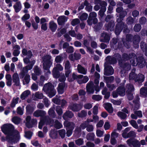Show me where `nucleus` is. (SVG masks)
<instances>
[{
	"mask_svg": "<svg viewBox=\"0 0 147 147\" xmlns=\"http://www.w3.org/2000/svg\"><path fill=\"white\" fill-rule=\"evenodd\" d=\"M1 129L2 132L6 135L7 141L10 143L14 142L15 135L19 133L17 130L15 129L14 126L10 123L4 124L1 127Z\"/></svg>",
	"mask_w": 147,
	"mask_h": 147,
	"instance_id": "1",
	"label": "nucleus"
},
{
	"mask_svg": "<svg viewBox=\"0 0 147 147\" xmlns=\"http://www.w3.org/2000/svg\"><path fill=\"white\" fill-rule=\"evenodd\" d=\"M64 70L65 76L63 74L61 75H60L59 78V81L61 83H65V82L66 80V77L68 78L69 77L72 71L71 64L68 60H67L65 63Z\"/></svg>",
	"mask_w": 147,
	"mask_h": 147,
	"instance_id": "2",
	"label": "nucleus"
},
{
	"mask_svg": "<svg viewBox=\"0 0 147 147\" xmlns=\"http://www.w3.org/2000/svg\"><path fill=\"white\" fill-rule=\"evenodd\" d=\"M42 89L50 98L54 96L56 93L53 85L50 82L45 84L44 85Z\"/></svg>",
	"mask_w": 147,
	"mask_h": 147,
	"instance_id": "3",
	"label": "nucleus"
},
{
	"mask_svg": "<svg viewBox=\"0 0 147 147\" xmlns=\"http://www.w3.org/2000/svg\"><path fill=\"white\" fill-rule=\"evenodd\" d=\"M51 56L49 55H47L42 58L43 61V69L45 70H49L52 65V62L51 61Z\"/></svg>",
	"mask_w": 147,
	"mask_h": 147,
	"instance_id": "4",
	"label": "nucleus"
},
{
	"mask_svg": "<svg viewBox=\"0 0 147 147\" xmlns=\"http://www.w3.org/2000/svg\"><path fill=\"white\" fill-rule=\"evenodd\" d=\"M126 142L129 147H140V142L135 138H129L127 140Z\"/></svg>",
	"mask_w": 147,
	"mask_h": 147,
	"instance_id": "5",
	"label": "nucleus"
},
{
	"mask_svg": "<svg viewBox=\"0 0 147 147\" xmlns=\"http://www.w3.org/2000/svg\"><path fill=\"white\" fill-rule=\"evenodd\" d=\"M104 74L105 75L109 76L113 75L114 73V69L113 67L105 63L104 64Z\"/></svg>",
	"mask_w": 147,
	"mask_h": 147,
	"instance_id": "6",
	"label": "nucleus"
},
{
	"mask_svg": "<svg viewBox=\"0 0 147 147\" xmlns=\"http://www.w3.org/2000/svg\"><path fill=\"white\" fill-rule=\"evenodd\" d=\"M94 87L93 82L90 81L86 84V92L89 94H93L94 91Z\"/></svg>",
	"mask_w": 147,
	"mask_h": 147,
	"instance_id": "7",
	"label": "nucleus"
},
{
	"mask_svg": "<svg viewBox=\"0 0 147 147\" xmlns=\"http://www.w3.org/2000/svg\"><path fill=\"white\" fill-rule=\"evenodd\" d=\"M137 65H138L140 68H142L146 65V61L143 56H139L136 58Z\"/></svg>",
	"mask_w": 147,
	"mask_h": 147,
	"instance_id": "8",
	"label": "nucleus"
},
{
	"mask_svg": "<svg viewBox=\"0 0 147 147\" xmlns=\"http://www.w3.org/2000/svg\"><path fill=\"white\" fill-rule=\"evenodd\" d=\"M67 87V85L65 83H59L57 88L58 93L60 94H63L64 92L65 88Z\"/></svg>",
	"mask_w": 147,
	"mask_h": 147,
	"instance_id": "9",
	"label": "nucleus"
},
{
	"mask_svg": "<svg viewBox=\"0 0 147 147\" xmlns=\"http://www.w3.org/2000/svg\"><path fill=\"white\" fill-rule=\"evenodd\" d=\"M123 24L121 22L116 24L114 32L116 35L118 36L120 34L123 29Z\"/></svg>",
	"mask_w": 147,
	"mask_h": 147,
	"instance_id": "10",
	"label": "nucleus"
},
{
	"mask_svg": "<svg viewBox=\"0 0 147 147\" xmlns=\"http://www.w3.org/2000/svg\"><path fill=\"white\" fill-rule=\"evenodd\" d=\"M105 26L108 31L112 32L114 30L115 23L114 20H113L109 21L108 23L105 24Z\"/></svg>",
	"mask_w": 147,
	"mask_h": 147,
	"instance_id": "11",
	"label": "nucleus"
},
{
	"mask_svg": "<svg viewBox=\"0 0 147 147\" xmlns=\"http://www.w3.org/2000/svg\"><path fill=\"white\" fill-rule=\"evenodd\" d=\"M12 80L13 82L14 83L13 85L17 86H20V79L18 73H15L13 74L12 75Z\"/></svg>",
	"mask_w": 147,
	"mask_h": 147,
	"instance_id": "12",
	"label": "nucleus"
},
{
	"mask_svg": "<svg viewBox=\"0 0 147 147\" xmlns=\"http://www.w3.org/2000/svg\"><path fill=\"white\" fill-rule=\"evenodd\" d=\"M63 125L66 129L73 130L75 127V124L74 122L67 121H64Z\"/></svg>",
	"mask_w": 147,
	"mask_h": 147,
	"instance_id": "13",
	"label": "nucleus"
},
{
	"mask_svg": "<svg viewBox=\"0 0 147 147\" xmlns=\"http://www.w3.org/2000/svg\"><path fill=\"white\" fill-rule=\"evenodd\" d=\"M83 105L81 104L74 103L71 106V109L74 112H78L81 109Z\"/></svg>",
	"mask_w": 147,
	"mask_h": 147,
	"instance_id": "14",
	"label": "nucleus"
},
{
	"mask_svg": "<svg viewBox=\"0 0 147 147\" xmlns=\"http://www.w3.org/2000/svg\"><path fill=\"white\" fill-rule=\"evenodd\" d=\"M67 21V17L65 16H61L59 17L57 19V22L59 25L60 26L63 25L65 22Z\"/></svg>",
	"mask_w": 147,
	"mask_h": 147,
	"instance_id": "15",
	"label": "nucleus"
},
{
	"mask_svg": "<svg viewBox=\"0 0 147 147\" xmlns=\"http://www.w3.org/2000/svg\"><path fill=\"white\" fill-rule=\"evenodd\" d=\"M74 116L73 113L69 110L66 111L63 114V118L65 120H66L67 118L71 119Z\"/></svg>",
	"mask_w": 147,
	"mask_h": 147,
	"instance_id": "16",
	"label": "nucleus"
},
{
	"mask_svg": "<svg viewBox=\"0 0 147 147\" xmlns=\"http://www.w3.org/2000/svg\"><path fill=\"white\" fill-rule=\"evenodd\" d=\"M46 114V113L45 111L38 109L34 112V116L36 117H43Z\"/></svg>",
	"mask_w": 147,
	"mask_h": 147,
	"instance_id": "17",
	"label": "nucleus"
},
{
	"mask_svg": "<svg viewBox=\"0 0 147 147\" xmlns=\"http://www.w3.org/2000/svg\"><path fill=\"white\" fill-rule=\"evenodd\" d=\"M13 7L16 13L19 12L22 8V5L20 1L17 2L13 5Z\"/></svg>",
	"mask_w": 147,
	"mask_h": 147,
	"instance_id": "18",
	"label": "nucleus"
},
{
	"mask_svg": "<svg viewBox=\"0 0 147 147\" xmlns=\"http://www.w3.org/2000/svg\"><path fill=\"white\" fill-rule=\"evenodd\" d=\"M49 28L52 32H54L57 28V24L53 21H50L49 23Z\"/></svg>",
	"mask_w": 147,
	"mask_h": 147,
	"instance_id": "19",
	"label": "nucleus"
},
{
	"mask_svg": "<svg viewBox=\"0 0 147 147\" xmlns=\"http://www.w3.org/2000/svg\"><path fill=\"white\" fill-rule=\"evenodd\" d=\"M125 135L123 136V137L124 138H135L136 136V134L135 132L133 131H131L127 134H125Z\"/></svg>",
	"mask_w": 147,
	"mask_h": 147,
	"instance_id": "20",
	"label": "nucleus"
},
{
	"mask_svg": "<svg viewBox=\"0 0 147 147\" xmlns=\"http://www.w3.org/2000/svg\"><path fill=\"white\" fill-rule=\"evenodd\" d=\"M104 105L105 109L109 113H112L113 112V109L112 104L110 103H105Z\"/></svg>",
	"mask_w": 147,
	"mask_h": 147,
	"instance_id": "21",
	"label": "nucleus"
},
{
	"mask_svg": "<svg viewBox=\"0 0 147 147\" xmlns=\"http://www.w3.org/2000/svg\"><path fill=\"white\" fill-rule=\"evenodd\" d=\"M105 60L111 64H115L117 62L116 59L114 57H112L111 56H108L106 57Z\"/></svg>",
	"mask_w": 147,
	"mask_h": 147,
	"instance_id": "22",
	"label": "nucleus"
},
{
	"mask_svg": "<svg viewBox=\"0 0 147 147\" xmlns=\"http://www.w3.org/2000/svg\"><path fill=\"white\" fill-rule=\"evenodd\" d=\"M22 53L24 56L27 55L29 58H31L33 56V54L31 50H29L27 51V50L25 48H23L22 50Z\"/></svg>",
	"mask_w": 147,
	"mask_h": 147,
	"instance_id": "23",
	"label": "nucleus"
},
{
	"mask_svg": "<svg viewBox=\"0 0 147 147\" xmlns=\"http://www.w3.org/2000/svg\"><path fill=\"white\" fill-rule=\"evenodd\" d=\"M125 88L123 86H119L116 90L118 94L121 96H123L125 95Z\"/></svg>",
	"mask_w": 147,
	"mask_h": 147,
	"instance_id": "24",
	"label": "nucleus"
},
{
	"mask_svg": "<svg viewBox=\"0 0 147 147\" xmlns=\"http://www.w3.org/2000/svg\"><path fill=\"white\" fill-rule=\"evenodd\" d=\"M77 70L79 73L84 75L86 74L87 71L86 69L80 64H78V65Z\"/></svg>",
	"mask_w": 147,
	"mask_h": 147,
	"instance_id": "25",
	"label": "nucleus"
},
{
	"mask_svg": "<svg viewBox=\"0 0 147 147\" xmlns=\"http://www.w3.org/2000/svg\"><path fill=\"white\" fill-rule=\"evenodd\" d=\"M140 40V37L138 34L134 35L133 37L132 41L134 44L138 45L139 46L138 44Z\"/></svg>",
	"mask_w": 147,
	"mask_h": 147,
	"instance_id": "26",
	"label": "nucleus"
},
{
	"mask_svg": "<svg viewBox=\"0 0 147 147\" xmlns=\"http://www.w3.org/2000/svg\"><path fill=\"white\" fill-rule=\"evenodd\" d=\"M144 78L145 77L143 75L139 74L137 75L135 81L136 82H138L139 83H142L144 81Z\"/></svg>",
	"mask_w": 147,
	"mask_h": 147,
	"instance_id": "27",
	"label": "nucleus"
},
{
	"mask_svg": "<svg viewBox=\"0 0 147 147\" xmlns=\"http://www.w3.org/2000/svg\"><path fill=\"white\" fill-rule=\"evenodd\" d=\"M140 47L142 50L144 52L145 55L147 56V44L142 41L140 43Z\"/></svg>",
	"mask_w": 147,
	"mask_h": 147,
	"instance_id": "28",
	"label": "nucleus"
},
{
	"mask_svg": "<svg viewBox=\"0 0 147 147\" xmlns=\"http://www.w3.org/2000/svg\"><path fill=\"white\" fill-rule=\"evenodd\" d=\"M26 112L28 115L31 114L34 111V108L33 107L30 105H28L26 107Z\"/></svg>",
	"mask_w": 147,
	"mask_h": 147,
	"instance_id": "29",
	"label": "nucleus"
},
{
	"mask_svg": "<svg viewBox=\"0 0 147 147\" xmlns=\"http://www.w3.org/2000/svg\"><path fill=\"white\" fill-rule=\"evenodd\" d=\"M119 66L121 68L127 71L130 70L131 68L130 65L127 63H123V62L121 65H120Z\"/></svg>",
	"mask_w": 147,
	"mask_h": 147,
	"instance_id": "30",
	"label": "nucleus"
},
{
	"mask_svg": "<svg viewBox=\"0 0 147 147\" xmlns=\"http://www.w3.org/2000/svg\"><path fill=\"white\" fill-rule=\"evenodd\" d=\"M31 92L30 90H27L24 91L20 96V98L22 100H24L26 97L30 94Z\"/></svg>",
	"mask_w": 147,
	"mask_h": 147,
	"instance_id": "31",
	"label": "nucleus"
},
{
	"mask_svg": "<svg viewBox=\"0 0 147 147\" xmlns=\"http://www.w3.org/2000/svg\"><path fill=\"white\" fill-rule=\"evenodd\" d=\"M140 94L145 97H147V88H141L140 90Z\"/></svg>",
	"mask_w": 147,
	"mask_h": 147,
	"instance_id": "32",
	"label": "nucleus"
},
{
	"mask_svg": "<svg viewBox=\"0 0 147 147\" xmlns=\"http://www.w3.org/2000/svg\"><path fill=\"white\" fill-rule=\"evenodd\" d=\"M133 54H129L128 55L126 53H123L122 55V58L123 61H127L131 59Z\"/></svg>",
	"mask_w": 147,
	"mask_h": 147,
	"instance_id": "33",
	"label": "nucleus"
},
{
	"mask_svg": "<svg viewBox=\"0 0 147 147\" xmlns=\"http://www.w3.org/2000/svg\"><path fill=\"white\" fill-rule=\"evenodd\" d=\"M52 74L53 77L56 79L59 78L60 75L59 71L56 69L55 68L53 69Z\"/></svg>",
	"mask_w": 147,
	"mask_h": 147,
	"instance_id": "34",
	"label": "nucleus"
},
{
	"mask_svg": "<svg viewBox=\"0 0 147 147\" xmlns=\"http://www.w3.org/2000/svg\"><path fill=\"white\" fill-rule=\"evenodd\" d=\"M43 118L45 123L46 125H52L54 122V121L53 119H52L49 117H45Z\"/></svg>",
	"mask_w": 147,
	"mask_h": 147,
	"instance_id": "35",
	"label": "nucleus"
},
{
	"mask_svg": "<svg viewBox=\"0 0 147 147\" xmlns=\"http://www.w3.org/2000/svg\"><path fill=\"white\" fill-rule=\"evenodd\" d=\"M115 55V57H114L117 60H118V61L119 65H121L122 63L123 62V60L122 59L121 55L119 53H116Z\"/></svg>",
	"mask_w": 147,
	"mask_h": 147,
	"instance_id": "36",
	"label": "nucleus"
},
{
	"mask_svg": "<svg viewBox=\"0 0 147 147\" xmlns=\"http://www.w3.org/2000/svg\"><path fill=\"white\" fill-rule=\"evenodd\" d=\"M95 135L93 133L90 132L86 135V138L88 140L94 141V140Z\"/></svg>",
	"mask_w": 147,
	"mask_h": 147,
	"instance_id": "37",
	"label": "nucleus"
},
{
	"mask_svg": "<svg viewBox=\"0 0 147 147\" xmlns=\"http://www.w3.org/2000/svg\"><path fill=\"white\" fill-rule=\"evenodd\" d=\"M104 78L106 81V84L112 83L114 80V77L113 76H111L109 77H104Z\"/></svg>",
	"mask_w": 147,
	"mask_h": 147,
	"instance_id": "38",
	"label": "nucleus"
},
{
	"mask_svg": "<svg viewBox=\"0 0 147 147\" xmlns=\"http://www.w3.org/2000/svg\"><path fill=\"white\" fill-rule=\"evenodd\" d=\"M117 115L119 117L123 119H125L127 117V115L126 113L121 111L118 112L117 113Z\"/></svg>",
	"mask_w": 147,
	"mask_h": 147,
	"instance_id": "39",
	"label": "nucleus"
},
{
	"mask_svg": "<svg viewBox=\"0 0 147 147\" xmlns=\"http://www.w3.org/2000/svg\"><path fill=\"white\" fill-rule=\"evenodd\" d=\"M12 121L16 124H19L21 121V119L17 116L13 117L12 119Z\"/></svg>",
	"mask_w": 147,
	"mask_h": 147,
	"instance_id": "40",
	"label": "nucleus"
},
{
	"mask_svg": "<svg viewBox=\"0 0 147 147\" xmlns=\"http://www.w3.org/2000/svg\"><path fill=\"white\" fill-rule=\"evenodd\" d=\"M37 124V120L36 119H32L30 122L29 123L30 127L27 126L28 128H31L33 127L34 126L36 125Z\"/></svg>",
	"mask_w": 147,
	"mask_h": 147,
	"instance_id": "41",
	"label": "nucleus"
},
{
	"mask_svg": "<svg viewBox=\"0 0 147 147\" xmlns=\"http://www.w3.org/2000/svg\"><path fill=\"white\" fill-rule=\"evenodd\" d=\"M134 89V88L133 86L132 85H129L127 87V89L126 91L127 94H132Z\"/></svg>",
	"mask_w": 147,
	"mask_h": 147,
	"instance_id": "42",
	"label": "nucleus"
},
{
	"mask_svg": "<svg viewBox=\"0 0 147 147\" xmlns=\"http://www.w3.org/2000/svg\"><path fill=\"white\" fill-rule=\"evenodd\" d=\"M58 133L59 135L60 136L61 138H64L65 136L66 132L64 129H61L58 131Z\"/></svg>",
	"mask_w": 147,
	"mask_h": 147,
	"instance_id": "43",
	"label": "nucleus"
},
{
	"mask_svg": "<svg viewBox=\"0 0 147 147\" xmlns=\"http://www.w3.org/2000/svg\"><path fill=\"white\" fill-rule=\"evenodd\" d=\"M110 40V37L107 34H106L104 37L103 39H102L101 41L102 42H109Z\"/></svg>",
	"mask_w": 147,
	"mask_h": 147,
	"instance_id": "44",
	"label": "nucleus"
},
{
	"mask_svg": "<svg viewBox=\"0 0 147 147\" xmlns=\"http://www.w3.org/2000/svg\"><path fill=\"white\" fill-rule=\"evenodd\" d=\"M141 29V26L140 24H136L134 26V29L136 32H139Z\"/></svg>",
	"mask_w": 147,
	"mask_h": 147,
	"instance_id": "45",
	"label": "nucleus"
},
{
	"mask_svg": "<svg viewBox=\"0 0 147 147\" xmlns=\"http://www.w3.org/2000/svg\"><path fill=\"white\" fill-rule=\"evenodd\" d=\"M56 111L59 115L61 116L62 114L63 113V110L60 106H57Z\"/></svg>",
	"mask_w": 147,
	"mask_h": 147,
	"instance_id": "46",
	"label": "nucleus"
},
{
	"mask_svg": "<svg viewBox=\"0 0 147 147\" xmlns=\"http://www.w3.org/2000/svg\"><path fill=\"white\" fill-rule=\"evenodd\" d=\"M55 124L54 125V127L57 129H59L62 127V124L57 120H56L55 121Z\"/></svg>",
	"mask_w": 147,
	"mask_h": 147,
	"instance_id": "47",
	"label": "nucleus"
},
{
	"mask_svg": "<svg viewBox=\"0 0 147 147\" xmlns=\"http://www.w3.org/2000/svg\"><path fill=\"white\" fill-rule=\"evenodd\" d=\"M30 76L28 74H26V76H24V79L25 80L26 83H25L24 81L23 82V83L24 85L26 84H28L29 83L30 80Z\"/></svg>",
	"mask_w": 147,
	"mask_h": 147,
	"instance_id": "48",
	"label": "nucleus"
},
{
	"mask_svg": "<svg viewBox=\"0 0 147 147\" xmlns=\"http://www.w3.org/2000/svg\"><path fill=\"white\" fill-rule=\"evenodd\" d=\"M80 20L78 18L74 19L71 22V24L73 26H74L80 23Z\"/></svg>",
	"mask_w": 147,
	"mask_h": 147,
	"instance_id": "49",
	"label": "nucleus"
},
{
	"mask_svg": "<svg viewBox=\"0 0 147 147\" xmlns=\"http://www.w3.org/2000/svg\"><path fill=\"white\" fill-rule=\"evenodd\" d=\"M92 98L96 101H99L102 99V97L99 95H92Z\"/></svg>",
	"mask_w": 147,
	"mask_h": 147,
	"instance_id": "50",
	"label": "nucleus"
},
{
	"mask_svg": "<svg viewBox=\"0 0 147 147\" xmlns=\"http://www.w3.org/2000/svg\"><path fill=\"white\" fill-rule=\"evenodd\" d=\"M87 115V112L85 111L82 110L80 113H78V116L81 118H83L86 116Z\"/></svg>",
	"mask_w": 147,
	"mask_h": 147,
	"instance_id": "51",
	"label": "nucleus"
},
{
	"mask_svg": "<svg viewBox=\"0 0 147 147\" xmlns=\"http://www.w3.org/2000/svg\"><path fill=\"white\" fill-rule=\"evenodd\" d=\"M134 19L131 16H129L127 19V23L128 25H131L134 22Z\"/></svg>",
	"mask_w": 147,
	"mask_h": 147,
	"instance_id": "52",
	"label": "nucleus"
},
{
	"mask_svg": "<svg viewBox=\"0 0 147 147\" xmlns=\"http://www.w3.org/2000/svg\"><path fill=\"white\" fill-rule=\"evenodd\" d=\"M129 123L130 124L135 128L136 129H138V125L135 120H131L129 122Z\"/></svg>",
	"mask_w": 147,
	"mask_h": 147,
	"instance_id": "53",
	"label": "nucleus"
},
{
	"mask_svg": "<svg viewBox=\"0 0 147 147\" xmlns=\"http://www.w3.org/2000/svg\"><path fill=\"white\" fill-rule=\"evenodd\" d=\"M88 123L87 121H85L84 122L82 123H81L80 126V127L82 129H84L86 128H87V127L88 125Z\"/></svg>",
	"mask_w": 147,
	"mask_h": 147,
	"instance_id": "54",
	"label": "nucleus"
},
{
	"mask_svg": "<svg viewBox=\"0 0 147 147\" xmlns=\"http://www.w3.org/2000/svg\"><path fill=\"white\" fill-rule=\"evenodd\" d=\"M75 143L78 145L80 146L84 144L83 139L80 138L75 140Z\"/></svg>",
	"mask_w": 147,
	"mask_h": 147,
	"instance_id": "55",
	"label": "nucleus"
},
{
	"mask_svg": "<svg viewBox=\"0 0 147 147\" xmlns=\"http://www.w3.org/2000/svg\"><path fill=\"white\" fill-rule=\"evenodd\" d=\"M65 51L66 52L68 53H72L74 51V49L72 46H69Z\"/></svg>",
	"mask_w": 147,
	"mask_h": 147,
	"instance_id": "56",
	"label": "nucleus"
},
{
	"mask_svg": "<svg viewBox=\"0 0 147 147\" xmlns=\"http://www.w3.org/2000/svg\"><path fill=\"white\" fill-rule=\"evenodd\" d=\"M48 114L50 117L53 118H55V114L54 111L53 109H50L49 110Z\"/></svg>",
	"mask_w": 147,
	"mask_h": 147,
	"instance_id": "57",
	"label": "nucleus"
},
{
	"mask_svg": "<svg viewBox=\"0 0 147 147\" xmlns=\"http://www.w3.org/2000/svg\"><path fill=\"white\" fill-rule=\"evenodd\" d=\"M123 46L127 49H129L130 47V45L129 41L125 40H122Z\"/></svg>",
	"mask_w": 147,
	"mask_h": 147,
	"instance_id": "58",
	"label": "nucleus"
},
{
	"mask_svg": "<svg viewBox=\"0 0 147 147\" xmlns=\"http://www.w3.org/2000/svg\"><path fill=\"white\" fill-rule=\"evenodd\" d=\"M32 135V132L30 131H26L25 132V137L29 139H30Z\"/></svg>",
	"mask_w": 147,
	"mask_h": 147,
	"instance_id": "59",
	"label": "nucleus"
},
{
	"mask_svg": "<svg viewBox=\"0 0 147 147\" xmlns=\"http://www.w3.org/2000/svg\"><path fill=\"white\" fill-rule=\"evenodd\" d=\"M123 26V32L125 34L129 33L130 30L128 28L127 25L126 24H125Z\"/></svg>",
	"mask_w": 147,
	"mask_h": 147,
	"instance_id": "60",
	"label": "nucleus"
},
{
	"mask_svg": "<svg viewBox=\"0 0 147 147\" xmlns=\"http://www.w3.org/2000/svg\"><path fill=\"white\" fill-rule=\"evenodd\" d=\"M88 17V14L86 13L82 14L80 17V19L81 20H85L87 19Z\"/></svg>",
	"mask_w": 147,
	"mask_h": 147,
	"instance_id": "61",
	"label": "nucleus"
},
{
	"mask_svg": "<svg viewBox=\"0 0 147 147\" xmlns=\"http://www.w3.org/2000/svg\"><path fill=\"white\" fill-rule=\"evenodd\" d=\"M34 71L36 75L39 76L40 74V71L37 66H34Z\"/></svg>",
	"mask_w": 147,
	"mask_h": 147,
	"instance_id": "62",
	"label": "nucleus"
},
{
	"mask_svg": "<svg viewBox=\"0 0 147 147\" xmlns=\"http://www.w3.org/2000/svg\"><path fill=\"white\" fill-rule=\"evenodd\" d=\"M30 17V16L29 14L26 13L22 18L21 19L23 21H26L29 19Z\"/></svg>",
	"mask_w": 147,
	"mask_h": 147,
	"instance_id": "63",
	"label": "nucleus"
},
{
	"mask_svg": "<svg viewBox=\"0 0 147 147\" xmlns=\"http://www.w3.org/2000/svg\"><path fill=\"white\" fill-rule=\"evenodd\" d=\"M137 75L134 72L130 73L129 75V78L130 80H134L136 79Z\"/></svg>",
	"mask_w": 147,
	"mask_h": 147,
	"instance_id": "64",
	"label": "nucleus"
}]
</instances>
